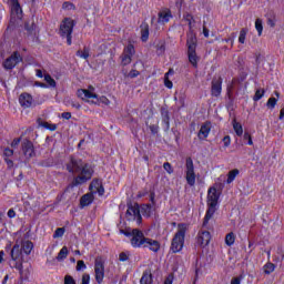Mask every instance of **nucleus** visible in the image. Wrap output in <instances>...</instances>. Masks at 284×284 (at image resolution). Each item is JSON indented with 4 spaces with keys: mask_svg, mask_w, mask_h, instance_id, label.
<instances>
[{
    "mask_svg": "<svg viewBox=\"0 0 284 284\" xmlns=\"http://www.w3.org/2000/svg\"><path fill=\"white\" fill-rule=\"evenodd\" d=\"M245 37H247V29L243 28L240 31L239 43H245Z\"/></svg>",
    "mask_w": 284,
    "mask_h": 284,
    "instance_id": "obj_36",
    "label": "nucleus"
},
{
    "mask_svg": "<svg viewBox=\"0 0 284 284\" xmlns=\"http://www.w3.org/2000/svg\"><path fill=\"white\" fill-rule=\"evenodd\" d=\"M239 176V169H234L229 172L226 183L230 184Z\"/></svg>",
    "mask_w": 284,
    "mask_h": 284,
    "instance_id": "obj_29",
    "label": "nucleus"
},
{
    "mask_svg": "<svg viewBox=\"0 0 284 284\" xmlns=\"http://www.w3.org/2000/svg\"><path fill=\"white\" fill-rule=\"evenodd\" d=\"M174 281V277L172 275H169L165 281H164V284H172Z\"/></svg>",
    "mask_w": 284,
    "mask_h": 284,
    "instance_id": "obj_60",
    "label": "nucleus"
},
{
    "mask_svg": "<svg viewBox=\"0 0 284 284\" xmlns=\"http://www.w3.org/2000/svg\"><path fill=\"white\" fill-rule=\"evenodd\" d=\"M19 143H21V138H16V139L11 142V148H19Z\"/></svg>",
    "mask_w": 284,
    "mask_h": 284,
    "instance_id": "obj_53",
    "label": "nucleus"
},
{
    "mask_svg": "<svg viewBox=\"0 0 284 284\" xmlns=\"http://www.w3.org/2000/svg\"><path fill=\"white\" fill-rule=\"evenodd\" d=\"M94 277L98 284L103 283V278H105V265L99 260L94 264Z\"/></svg>",
    "mask_w": 284,
    "mask_h": 284,
    "instance_id": "obj_12",
    "label": "nucleus"
},
{
    "mask_svg": "<svg viewBox=\"0 0 284 284\" xmlns=\"http://www.w3.org/2000/svg\"><path fill=\"white\" fill-rule=\"evenodd\" d=\"M212 240V235L210 231H200L197 234V245L201 247H205L210 245V241Z\"/></svg>",
    "mask_w": 284,
    "mask_h": 284,
    "instance_id": "obj_17",
    "label": "nucleus"
},
{
    "mask_svg": "<svg viewBox=\"0 0 284 284\" xmlns=\"http://www.w3.org/2000/svg\"><path fill=\"white\" fill-rule=\"evenodd\" d=\"M22 153L24 154L26 159H32L36 156L34 152V144L30 140H24L21 144Z\"/></svg>",
    "mask_w": 284,
    "mask_h": 284,
    "instance_id": "obj_14",
    "label": "nucleus"
},
{
    "mask_svg": "<svg viewBox=\"0 0 284 284\" xmlns=\"http://www.w3.org/2000/svg\"><path fill=\"white\" fill-rule=\"evenodd\" d=\"M19 103L21 108L28 109L32 108L34 103V99L29 93H21L19 97Z\"/></svg>",
    "mask_w": 284,
    "mask_h": 284,
    "instance_id": "obj_19",
    "label": "nucleus"
},
{
    "mask_svg": "<svg viewBox=\"0 0 284 284\" xmlns=\"http://www.w3.org/2000/svg\"><path fill=\"white\" fill-rule=\"evenodd\" d=\"M159 19H158V23H169L170 20L172 19V11H170V9L160 11L158 14Z\"/></svg>",
    "mask_w": 284,
    "mask_h": 284,
    "instance_id": "obj_22",
    "label": "nucleus"
},
{
    "mask_svg": "<svg viewBox=\"0 0 284 284\" xmlns=\"http://www.w3.org/2000/svg\"><path fill=\"white\" fill-rule=\"evenodd\" d=\"M203 34L206 39H207V37H210V30L205 27H203Z\"/></svg>",
    "mask_w": 284,
    "mask_h": 284,
    "instance_id": "obj_63",
    "label": "nucleus"
},
{
    "mask_svg": "<svg viewBox=\"0 0 284 284\" xmlns=\"http://www.w3.org/2000/svg\"><path fill=\"white\" fill-rule=\"evenodd\" d=\"M219 205V192L216 187H210L207 191V211L204 217L203 227L210 223V219H212L216 212V206Z\"/></svg>",
    "mask_w": 284,
    "mask_h": 284,
    "instance_id": "obj_2",
    "label": "nucleus"
},
{
    "mask_svg": "<svg viewBox=\"0 0 284 284\" xmlns=\"http://www.w3.org/2000/svg\"><path fill=\"white\" fill-rule=\"evenodd\" d=\"M221 92H223V78H214L211 82V94L212 97H221Z\"/></svg>",
    "mask_w": 284,
    "mask_h": 284,
    "instance_id": "obj_13",
    "label": "nucleus"
},
{
    "mask_svg": "<svg viewBox=\"0 0 284 284\" xmlns=\"http://www.w3.org/2000/svg\"><path fill=\"white\" fill-rule=\"evenodd\" d=\"M265 94V90H261L258 89L256 92H255V95H254V101H261V99H263Z\"/></svg>",
    "mask_w": 284,
    "mask_h": 284,
    "instance_id": "obj_41",
    "label": "nucleus"
},
{
    "mask_svg": "<svg viewBox=\"0 0 284 284\" xmlns=\"http://www.w3.org/2000/svg\"><path fill=\"white\" fill-rule=\"evenodd\" d=\"M101 103H104V105H110V100L105 97L100 98Z\"/></svg>",
    "mask_w": 284,
    "mask_h": 284,
    "instance_id": "obj_61",
    "label": "nucleus"
},
{
    "mask_svg": "<svg viewBox=\"0 0 284 284\" xmlns=\"http://www.w3.org/2000/svg\"><path fill=\"white\" fill-rule=\"evenodd\" d=\"M163 169L165 170V172H168V174H172V172H174V170H172V164H170V162H165L163 164Z\"/></svg>",
    "mask_w": 284,
    "mask_h": 284,
    "instance_id": "obj_46",
    "label": "nucleus"
},
{
    "mask_svg": "<svg viewBox=\"0 0 284 284\" xmlns=\"http://www.w3.org/2000/svg\"><path fill=\"white\" fill-rule=\"evenodd\" d=\"M10 256L14 262L23 261V253L21 252V244H19V240L16 241L13 245Z\"/></svg>",
    "mask_w": 284,
    "mask_h": 284,
    "instance_id": "obj_18",
    "label": "nucleus"
},
{
    "mask_svg": "<svg viewBox=\"0 0 284 284\" xmlns=\"http://www.w3.org/2000/svg\"><path fill=\"white\" fill-rule=\"evenodd\" d=\"M62 119H65L67 121H70V119H72V113L70 112H63L61 114Z\"/></svg>",
    "mask_w": 284,
    "mask_h": 284,
    "instance_id": "obj_56",
    "label": "nucleus"
},
{
    "mask_svg": "<svg viewBox=\"0 0 284 284\" xmlns=\"http://www.w3.org/2000/svg\"><path fill=\"white\" fill-rule=\"evenodd\" d=\"M44 81L50 85V88H57V81L53 80L51 74H44Z\"/></svg>",
    "mask_w": 284,
    "mask_h": 284,
    "instance_id": "obj_31",
    "label": "nucleus"
},
{
    "mask_svg": "<svg viewBox=\"0 0 284 284\" xmlns=\"http://www.w3.org/2000/svg\"><path fill=\"white\" fill-rule=\"evenodd\" d=\"M7 215L9 216V219H14L17 216V212H14L12 209H10L7 213Z\"/></svg>",
    "mask_w": 284,
    "mask_h": 284,
    "instance_id": "obj_58",
    "label": "nucleus"
},
{
    "mask_svg": "<svg viewBox=\"0 0 284 284\" xmlns=\"http://www.w3.org/2000/svg\"><path fill=\"white\" fill-rule=\"evenodd\" d=\"M278 100L276 98H270L266 102V105L270 110H274L276 108V103Z\"/></svg>",
    "mask_w": 284,
    "mask_h": 284,
    "instance_id": "obj_35",
    "label": "nucleus"
},
{
    "mask_svg": "<svg viewBox=\"0 0 284 284\" xmlns=\"http://www.w3.org/2000/svg\"><path fill=\"white\" fill-rule=\"evenodd\" d=\"M67 170L70 172V174H79L72 181V185L75 187L77 185H83V183H88L94 173L90 164H83L82 160H77L74 158H70L68 161Z\"/></svg>",
    "mask_w": 284,
    "mask_h": 284,
    "instance_id": "obj_1",
    "label": "nucleus"
},
{
    "mask_svg": "<svg viewBox=\"0 0 284 284\" xmlns=\"http://www.w3.org/2000/svg\"><path fill=\"white\" fill-rule=\"evenodd\" d=\"M77 97L82 101H87L88 103H93L90 99H99V95L94 93V87L89 85V89H79L77 91Z\"/></svg>",
    "mask_w": 284,
    "mask_h": 284,
    "instance_id": "obj_9",
    "label": "nucleus"
},
{
    "mask_svg": "<svg viewBox=\"0 0 284 284\" xmlns=\"http://www.w3.org/2000/svg\"><path fill=\"white\" fill-rule=\"evenodd\" d=\"M187 57L193 68L199 67V55H196V36L191 34L186 40Z\"/></svg>",
    "mask_w": 284,
    "mask_h": 284,
    "instance_id": "obj_4",
    "label": "nucleus"
},
{
    "mask_svg": "<svg viewBox=\"0 0 284 284\" xmlns=\"http://www.w3.org/2000/svg\"><path fill=\"white\" fill-rule=\"evenodd\" d=\"M40 125L42 128H45L47 130H51L52 132H54V130H57V124H50L48 122H42Z\"/></svg>",
    "mask_w": 284,
    "mask_h": 284,
    "instance_id": "obj_43",
    "label": "nucleus"
},
{
    "mask_svg": "<svg viewBox=\"0 0 284 284\" xmlns=\"http://www.w3.org/2000/svg\"><path fill=\"white\" fill-rule=\"evenodd\" d=\"M91 194H99V196H103L105 194V189H103V182L101 180L95 179L90 184Z\"/></svg>",
    "mask_w": 284,
    "mask_h": 284,
    "instance_id": "obj_16",
    "label": "nucleus"
},
{
    "mask_svg": "<svg viewBox=\"0 0 284 284\" xmlns=\"http://www.w3.org/2000/svg\"><path fill=\"white\" fill-rule=\"evenodd\" d=\"M284 119V108L280 111V121H283Z\"/></svg>",
    "mask_w": 284,
    "mask_h": 284,
    "instance_id": "obj_64",
    "label": "nucleus"
},
{
    "mask_svg": "<svg viewBox=\"0 0 284 284\" xmlns=\"http://www.w3.org/2000/svg\"><path fill=\"white\" fill-rule=\"evenodd\" d=\"M11 1V21H17V19H21L23 17V10L21 9V4L19 0H10Z\"/></svg>",
    "mask_w": 284,
    "mask_h": 284,
    "instance_id": "obj_15",
    "label": "nucleus"
},
{
    "mask_svg": "<svg viewBox=\"0 0 284 284\" xmlns=\"http://www.w3.org/2000/svg\"><path fill=\"white\" fill-rule=\"evenodd\" d=\"M21 61H23L21 53H19V51H14L9 58L4 60L2 65L4 70H13V68H17Z\"/></svg>",
    "mask_w": 284,
    "mask_h": 284,
    "instance_id": "obj_8",
    "label": "nucleus"
},
{
    "mask_svg": "<svg viewBox=\"0 0 284 284\" xmlns=\"http://www.w3.org/2000/svg\"><path fill=\"white\" fill-rule=\"evenodd\" d=\"M62 8L63 10H74V4L72 2H64Z\"/></svg>",
    "mask_w": 284,
    "mask_h": 284,
    "instance_id": "obj_49",
    "label": "nucleus"
},
{
    "mask_svg": "<svg viewBox=\"0 0 284 284\" xmlns=\"http://www.w3.org/2000/svg\"><path fill=\"white\" fill-rule=\"evenodd\" d=\"M3 154H4V156L10 158L14 154V151L7 148V149H4Z\"/></svg>",
    "mask_w": 284,
    "mask_h": 284,
    "instance_id": "obj_54",
    "label": "nucleus"
},
{
    "mask_svg": "<svg viewBox=\"0 0 284 284\" xmlns=\"http://www.w3.org/2000/svg\"><path fill=\"white\" fill-rule=\"evenodd\" d=\"M140 284H152V273L150 271L143 273Z\"/></svg>",
    "mask_w": 284,
    "mask_h": 284,
    "instance_id": "obj_26",
    "label": "nucleus"
},
{
    "mask_svg": "<svg viewBox=\"0 0 284 284\" xmlns=\"http://www.w3.org/2000/svg\"><path fill=\"white\" fill-rule=\"evenodd\" d=\"M65 258H68V246H63L58 256H57V261H65Z\"/></svg>",
    "mask_w": 284,
    "mask_h": 284,
    "instance_id": "obj_28",
    "label": "nucleus"
},
{
    "mask_svg": "<svg viewBox=\"0 0 284 284\" xmlns=\"http://www.w3.org/2000/svg\"><path fill=\"white\" fill-rule=\"evenodd\" d=\"M186 232H187V224L185 223L178 224V231L172 239L171 247H170L173 254H178V252H181V250H183V246L185 245Z\"/></svg>",
    "mask_w": 284,
    "mask_h": 284,
    "instance_id": "obj_3",
    "label": "nucleus"
},
{
    "mask_svg": "<svg viewBox=\"0 0 284 284\" xmlns=\"http://www.w3.org/2000/svg\"><path fill=\"white\" fill-rule=\"evenodd\" d=\"M77 57H80V59H88L90 57V49L84 48L82 51H77Z\"/></svg>",
    "mask_w": 284,
    "mask_h": 284,
    "instance_id": "obj_30",
    "label": "nucleus"
},
{
    "mask_svg": "<svg viewBox=\"0 0 284 284\" xmlns=\"http://www.w3.org/2000/svg\"><path fill=\"white\" fill-rule=\"evenodd\" d=\"M211 130H212V124H210V122H205L204 124H202L197 133V138L200 139V141H205V139L210 136Z\"/></svg>",
    "mask_w": 284,
    "mask_h": 284,
    "instance_id": "obj_21",
    "label": "nucleus"
},
{
    "mask_svg": "<svg viewBox=\"0 0 284 284\" xmlns=\"http://www.w3.org/2000/svg\"><path fill=\"white\" fill-rule=\"evenodd\" d=\"M125 216L128 221H135L138 225H141L143 217H141V210L139 209V204L128 206Z\"/></svg>",
    "mask_w": 284,
    "mask_h": 284,
    "instance_id": "obj_7",
    "label": "nucleus"
},
{
    "mask_svg": "<svg viewBox=\"0 0 284 284\" xmlns=\"http://www.w3.org/2000/svg\"><path fill=\"white\" fill-rule=\"evenodd\" d=\"M185 179L190 187L196 185V172L194 171V161L192 158H186L185 161Z\"/></svg>",
    "mask_w": 284,
    "mask_h": 284,
    "instance_id": "obj_6",
    "label": "nucleus"
},
{
    "mask_svg": "<svg viewBox=\"0 0 284 284\" xmlns=\"http://www.w3.org/2000/svg\"><path fill=\"white\" fill-rule=\"evenodd\" d=\"M233 130L237 136H243V125L236 122V119L233 120Z\"/></svg>",
    "mask_w": 284,
    "mask_h": 284,
    "instance_id": "obj_27",
    "label": "nucleus"
},
{
    "mask_svg": "<svg viewBox=\"0 0 284 284\" xmlns=\"http://www.w3.org/2000/svg\"><path fill=\"white\" fill-rule=\"evenodd\" d=\"M222 141L224 143V148H230L232 143V139L230 138V135H225Z\"/></svg>",
    "mask_w": 284,
    "mask_h": 284,
    "instance_id": "obj_47",
    "label": "nucleus"
},
{
    "mask_svg": "<svg viewBox=\"0 0 284 284\" xmlns=\"http://www.w3.org/2000/svg\"><path fill=\"white\" fill-rule=\"evenodd\" d=\"M234 241H236V237L234 236V233H229L225 236V243L231 247V245H234Z\"/></svg>",
    "mask_w": 284,
    "mask_h": 284,
    "instance_id": "obj_33",
    "label": "nucleus"
},
{
    "mask_svg": "<svg viewBox=\"0 0 284 284\" xmlns=\"http://www.w3.org/2000/svg\"><path fill=\"white\" fill-rule=\"evenodd\" d=\"M142 247H149L151 252L156 253L159 252V250H161V243L156 240L146 237V240H144V244L142 245Z\"/></svg>",
    "mask_w": 284,
    "mask_h": 284,
    "instance_id": "obj_20",
    "label": "nucleus"
},
{
    "mask_svg": "<svg viewBox=\"0 0 284 284\" xmlns=\"http://www.w3.org/2000/svg\"><path fill=\"white\" fill-rule=\"evenodd\" d=\"M65 234V229L58 227L53 234V239H61Z\"/></svg>",
    "mask_w": 284,
    "mask_h": 284,
    "instance_id": "obj_38",
    "label": "nucleus"
},
{
    "mask_svg": "<svg viewBox=\"0 0 284 284\" xmlns=\"http://www.w3.org/2000/svg\"><path fill=\"white\" fill-rule=\"evenodd\" d=\"M183 19H184L185 21H187L189 27L192 28V19H194V18L192 17V14L185 13V14L183 16Z\"/></svg>",
    "mask_w": 284,
    "mask_h": 284,
    "instance_id": "obj_48",
    "label": "nucleus"
},
{
    "mask_svg": "<svg viewBox=\"0 0 284 284\" xmlns=\"http://www.w3.org/2000/svg\"><path fill=\"white\" fill-rule=\"evenodd\" d=\"M87 268L88 266L85 265V262H83V260H79L75 266L77 272H81Z\"/></svg>",
    "mask_w": 284,
    "mask_h": 284,
    "instance_id": "obj_39",
    "label": "nucleus"
},
{
    "mask_svg": "<svg viewBox=\"0 0 284 284\" xmlns=\"http://www.w3.org/2000/svg\"><path fill=\"white\" fill-rule=\"evenodd\" d=\"M170 72H172V70H170L168 73H165L164 75V85L165 88H169V90H172V81H170V79L168 77H170Z\"/></svg>",
    "mask_w": 284,
    "mask_h": 284,
    "instance_id": "obj_37",
    "label": "nucleus"
},
{
    "mask_svg": "<svg viewBox=\"0 0 284 284\" xmlns=\"http://www.w3.org/2000/svg\"><path fill=\"white\" fill-rule=\"evenodd\" d=\"M134 45L129 44L124 48L121 55V65H130L132 63V57H134Z\"/></svg>",
    "mask_w": 284,
    "mask_h": 284,
    "instance_id": "obj_11",
    "label": "nucleus"
},
{
    "mask_svg": "<svg viewBox=\"0 0 284 284\" xmlns=\"http://www.w3.org/2000/svg\"><path fill=\"white\" fill-rule=\"evenodd\" d=\"M129 77H130V79H135V77H139V71L138 70H131L130 72H129Z\"/></svg>",
    "mask_w": 284,
    "mask_h": 284,
    "instance_id": "obj_55",
    "label": "nucleus"
},
{
    "mask_svg": "<svg viewBox=\"0 0 284 284\" xmlns=\"http://www.w3.org/2000/svg\"><path fill=\"white\" fill-rule=\"evenodd\" d=\"M244 141H247L248 145H254V142L252 141V135H250L248 132H245L243 135Z\"/></svg>",
    "mask_w": 284,
    "mask_h": 284,
    "instance_id": "obj_44",
    "label": "nucleus"
},
{
    "mask_svg": "<svg viewBox=\"0 0 284 284\" xmlns=\"http://www.w3.org/2000/svg\"><path fill=\"white\" fill-rule=\"evenodd\" d=\"M24 30H27V32H32L34 30V23L30 24V22H26Z\"/></svg>",
    "mask_w": 284,
    "mask_h": 284,
    "instance_id": "obj_52",
    "label": "nucleus"
},
{
    "mask_svg": "<svg viewBox=\"0 0 284 284\" xmlns=\"http://www.w3.org/2000/svg\"><path fill=\"white\" fill-rule=\"evenodd\" d=\"M255 30H257L258 37L263 34V20L261 19L255 20Z\"/></svg>",
    "mask_w": 284,
    "mask_h": 284,
    "instance_id": "obj_34",
    "label": "nucleus"
},
{
    "mask_svg": "<svg viewBox=\"0 0 284 284\" xmlns=\"http://www.w3.org/2000/svg\"><path fill=\"white\" fill-rule=\"evenodd\" d=\"M70 105L71 108H75V110H81V104L79 102L71 101Z\"/></svg>",
    "mask_w": 284,
    "mask_h": 284,
    "instance_id": "obj_57",
    "label": "nucleus"
},
{
    "mask_svg": "<svg viewBox=\"0 0 284 284\" xmlns=\"http://www.w3.org/2000/svg\"><path fill=\"white\" fill-rule=\"evenodd\" d=\"M243 278H245V274L244 273L240 274L236 277H233L231 280V284H241V281H243Z\"/></svg>",
    "mask_w": 284,
    "mask_h": 284,
    "instance_id": "obj_42",
    "label": "nucleus"
},
{
    "mask_svg": "<svg viewBox=\"0 0 284 284\" xmlns=\"http://www.w3.org/2000/svg\"><path fill=\"white\" fill-rule=\"evenodd\" d=\"M130 260V252H122L119 255V261H121L122 263H125V261Z\"/></svg>",
    "mask_w": 284,
    "mask_h": 284,
    "instance_id": "obj_40",
    "label": "nucleus"
},
{
    "mask_svg": "<svg viewBox=\"0 0 284 284\" xmlns=\"http://www.w3.org/2000/svg\"><path fill=\"white\" fill-rule=\"evenodd\" d=\"M263 270L265 274H272V272L276 270V266L273 263L268 262L264 265Z\"/></svg>",
    "mask_w": 284,
    "mask_h": 284,
    "instance_id": "obj_32",
    "label": "nucleus"
},
{
    "mask_svg": "<svg viewBox=\"0 0 284 284\" xmlns=\"http://www.w3.org/2000/svg\"><path fill=\"white\" fill-rule=\"evenodd\" d=\"M16 270H18V272L20 274H23V262L22 261L16 262Z\"/></svg>",
    "mask_w": 284,
    "mask_h": 284,
    "instance_id": "obj_50",
    "label": "nucleus"
},
{
    "mask_svg": "<svg viewBox=\"0 0 284 284\" xmlns=\"http://www.w3.org/2000/svg\"><path fill=\"white\" fill-rule=\"evenodd\" d=\"M74 30V20L65 18L60 24V36L67 39L68 45H72V32Z\"/></svg>",
    "mask_w": 284,
    "mask_h": 284,
    "instance_id": "obj_5",
    "label": "nucleus"
},
{
    "mask_svg": "<svg viewBox=\"0 0 284 284\" xmlns=\"http://www.w3.org/2000/svg\"><path fill=\"white\" fill-rule=\"evenodd\" d=\"M150 130H151V132H152V134H158V132H159V126L158 125H150Z\"/></svg>",
    "mask_w": 284,
    "mask_h": 284,
    "instance_id": "obj_59",
    "label": "nucleus"
},
{
    "mask_svg": "<svg viewBox=\"0 0 284 284\" xmlns=\"http://www.w3.org/2000/svg\"><path fill=\"white\" fill-rule=\"evenodd\" d=\"M94 201V193H87L80 200L81 207H88Z\"/></svg>",
    "mask_w": 284,
    "mask_h": 284,
    "instance_id": "obj_23",
    "label": "nucleus"
},
{
    "mask_svg": "<svg viewBox=\"0 0 284 284\" xmlns=\"http://www.w3.org/2000/svg\"><path fill=\"white\" fill-rule=\"evenodd\" d=\"M21 247L22 252H24L28 256L32 253V250H34V244L31 241H22Z\"/></svg>",
    "mask_w": 284,
    "mask_h": 284,
    "instance_id": "obj_25",
    "label": "nucleus"
},
{
    "mask_svg": "<svg viewBox=\"0 0 284 284\" xmlns=\"http://www.w3.org/2000/svg\"><path fill=\"white\" fill-rule=\"evenodd\" d=\"M145 235L143 234V231L139 229L132 230V237H131V245L132 247H143L145 240Z\"/></svg>",
    "mask_w": 284,
    "mask_h": 284,
    "instance_id": "obj_10",
    "label": "nucleus"
},
{
    "mask_svg": "<svg viewBox=\"0 0 284 284\" xmlns=\"http://www.w3.org/2000/svg\"><path fill=\"white\" fill-rule=\"evenodd\" d=\"M141 39L143 42L148 41L150 39V26L145 22H143L141 26Z\"/></svg>",
    "mask_w": 284,
    "mask_h": 284,
    "instance_id": "obj_24",
    "label": "nucleus"
},
{
    "mask_svg": "<svg viewBox=\"0 0 284 284\" xmlns=\"http://www.w3.org/2000/svg\"><path fill=\"white\" fill-rule=\"evenodd\" d=\"M81 284H90V274L84 273V274L82 275Z\"/></svg>",
    "mask_w": 284,
    "mask_h": 284,
    "instance_id": "obj_51",
    "label": "nucleus"
},
{
    "mask_svg": "<svg viewBox=\"0 0 284 284\" xmlns=\"http://www.w3.org/2000/svg\"><path fill=\"white\" fill-rule=\"evenodd\" d=\"M64 284H77V281H74V277H72L71 275H65Z\"/></svg>",
    "mask_w": 284,
    "mask_h": 284,
    "instance_id": "obj_45",
    "label": "nucleus"
},
{
    "mask_svg": "<svg viewBox=\"0 0 284 284\" xmlns=\"http://www.w3.org/2000/svg\"><path fill=\"white\" fill-rule=\"evenodd\" d=\"M36 77H38L39 79H43V71H41V69H37Z\"/></svg>",
    "mask_w": 284,
    "mask_h": 284,
    "instance_id": "obj_62",
    "label": "nucleus"
}]
</instances>
